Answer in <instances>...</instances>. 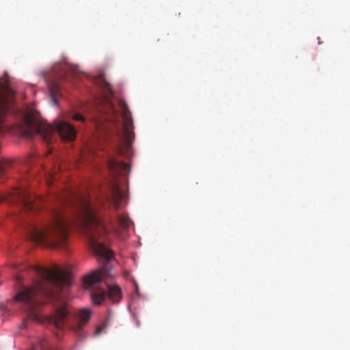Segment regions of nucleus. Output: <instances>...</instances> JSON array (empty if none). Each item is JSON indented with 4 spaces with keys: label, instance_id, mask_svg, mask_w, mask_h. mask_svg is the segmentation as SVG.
<instances>
[{
    "label": "nucleus",
    "instance_id": "nucleus-18",
    "mask_svg": "<svg viewBox=\"0 0 350 350\" xmlns=\"http://www.w3.org/2000/svg\"><path fill=\"white\" fill-rule=\"evenodd\" d=\"M6 311H7L6 307L3 304L1 305L0 306V313L6 312Z\"/></svg>",
    "mask_w": 350,
    "mask_h": 350
},
{
    "label": "nucleus",
    "instance_id": "nucleus-13",
    "mask_svg": "<svg viewBox=\"0 0 350 350\" xmlns=\"http://www.w3.org/2000/svg\"><path fill=\"white\" fill-rule=\"evenodd\" d=\"M108 298L113 303H118L122 299L121 288L117 285L109 286L108 288Z\"/></svg>",
    "mask_w": 350,
    "mask_h": 350
},
{
    "label": "nucleus",
    "instance_id": "nucleus-3",
    "mask_svg": "<svg viewBox=\"0 0 350 350\" xmlns=\"http://www.w3.org/2000/svg\"><path fill=\"white\" fill-rule=\"evenodd\" d=\"M68 227L62 208L50 211L49 219L39 225H32L29 231L31 241L51 248H63L68 239Z\"/></svg>",
    "mask_w": 350,
    "mask_h": 350
},
{
    "label": "nucleus",
    "instance_id": "nucleus-10",
    "mask_svg": "<svg viewBox=\"0 0 350 350\" xmlns=\"http://www.w3.org/2000/svg\"><path fill=\"white\" fill-rule=\"evenodd\" d=\"M91 312L90 310L83 308L79 312L78 322L75 324H70V328L76 334L83 336L82 327L90 319Z\"/></svg>",
    "mask_w": 350,
    "mask_h": 350
},
{
    "label": "nucleus",
    "instance_id": "nucleus-16",
    "mask_svg": "<svg viewBox=\"0 0 350 350\" xmlns=\"http://www.w3.org/2000/svg\"><path fill=\"white\" fill-rule=\"evenodd\" d=\"M95 126L96 127V129H97V131L98 133V135H104L105 133H106L107 132V126H103L102 125V123H99V122H96L95 123Z\"/></svg>",
    "mask_w": 350,
    "mask_h": 350
},
{
    "label": "nucleus",
    "instance_id": "nucleus-7",
    "mask_svg": "<svg viewBox=\"0 0 350 350\" xmlns=\"http://www.w3.org/2000/svg\"><path fill=\"white\" fill-rule=\"evenodd\" d=\"M105 271L104 269L92 272L87 275L83 283L85 288L90 289V296L92 302L95 305H100L106 299V293L105 290L101 288H95L94 285L100 282L105 276Z\"/></svg>",
    "mask_w": 350,
    "mask_h": 350
},
{
    "label": "nucleus",
    "instance_id": "nucleus-1",
    "mask_svg": "<svg viewBox=\"0 0 350 350\" xmlns=\"http://www.w3.org/2000/svg\"><path fill=\"white\" fill-rule=\"evenodd\" d=\"M38 277L32 286H21L14 296V301L22 304L27 314L21 327L26 328L29 320L38 323H49L62 329L69 323L71 312L60 291L70 286L68 273L55 267L51 269L40 266L34 267Z\"/></svg>",
    "mask_w": 350,
    "mask_h": 350
},
{
    "label": "nucleus",
    "instance_id": "nucleus-6",
    "mask_svg": "<svg viewBox=\"0 0 350 350\" xmlns=\"http://www.w3.org/2000/svg\"><path fill=\"white\" fill-rule=\"evenodd\" d=\"M101 220L103 219H101ZM102 221L106 228V233H105V234H99L98 233L94 237V238L97 243L103 245L107 250H109V254L107 255L108 256L106 257L105 256L96 253L90 246V247L91 250L94 253V254L96 255L98 257L103 259L105 261H109L112 258L113 252L110 249L107 247L103 243L100 242L99 240H104L107 235L109 234L110 230H111L115 233L118 234L119 228L123 230L128 229L130 226L131 221L127 216L120 215L118 216L116 222L113 221L112 219H110L109 221V227L107 226V225L104 223L103 221Z\"/></svg>",
    "mask_w": 350,
    "mask_h": 350
},
{
    "label": "nucleus",
    "instance_id": "nucleus-19",
    "mask_svg": "<svg viewBox=\"0 0 350 350\" xmlns=\"http://www.w3.org/2000/svg\"><path fill=\"white\" fill-rule=\"evenodd\" d=\"M15 280L17 282L21 283L22 281V278L20 275H16Z\"/></svg>",
    "mask_w": 350,
    "mask_h": 350
},
{
    "label": "nucleus",
    "instance_id": "nucleus-20",
    "mask_svg": "<svg viewBox=\"0 0 350 350\" xmlns=\"http://www.w3.org/2000/svg\"><path fill=\"white\" fill-rule=\"evenodd\" d=\"M101 332V328L99 327L96 329V334H98Z\"/></svg>",
    "mask_w": 350,
    "mask_h": 350
},
{
    "label": "nucleus",
    "instance_id": "nucleus-9",
    "mask_svg": "<svg viewBox=\"0 0 350 350\" xmlns=\"http://www.w3.org/2000/svg\"><path fill=\"white\" fill-rule=\"evenodd\" d=\"M126 195L120 190L119 185L116 180H113L109 187V193L107 194V200L110 202L116 209L120 206L126 200Z\"/></svg>",
    "mask_w": 350,
    "mask_h": 350
},
{
    "label": "nucleus",
    "instance_id": "nucleus-17",
    "mask_svg": "<svg viewBox=\"0 0 350 350\" xmlns=\"http://www.w3.org/2000/svg\"><path fill=\"white\" fill-rule=\"evenodd\" d=\"M71 118L73 120L79 121L84 122L85 121V118L83 116L81 115L80 113H75L72 116H70Z\"/></svg>",
    "mask_w": 350,
    "mask_h": 350
},
{
    "label": "nucleus",
    "instance_id": "nucleus-8",
    "mask_svg": "<svg viewBox=\"0 0 350 350\" xmlns=\"http://www.w3.org/2000/svg\"><path fill=\"white\" fill-rule=\"evenodd\" d=\"M118 105L121 111V116L123 120L122 126L124 129V137L126 142L129 143L133 135V121L131 119V113L129 111L128 106L124 101L120 100L118 102Z\"/></svg>",
    "mask_w": 350,
    "mask_h": 350
},
{
    "label": "nucleus",
    "instance_id": "nucleus-15",
    "mask_svg": "<svg viewBox=\"0 0 350 350\" xmlns=\"http://www.w3.org/2000/svg\"><path fill=\"white\" fill-rule=\"evenodd\" d=\"M96 81H97L98 83H100V85L101 87H103V88H105V90H107L110 91V87H109V86H110V85H109V83L105 80V77H104V75H103V74L100 75L98 77V78H97V79H96Z\"/></svg>",
    "mask_w": 350,
    "mask_h": 350
},
{
    "label": "nucleus",
    "instance_id": "nucleus-5",
    "mask_svg": "<svg viewBox=\"0 0 350 350\" xmlns=\"http://www.w3.org/2000/svg\"><path fill=\"white\" fill-rule=\"evenodd\" d=\"M81 212L83 231L86 236L90 246L98 254L107 257L109 250L97 243L94 237L96 234H105L106 228L101 220L98 210L85 199L77 196Z\"/></svg>",
    "mask_w": 350,
    "mask_h": 350
},
{
    "label": "nucleus",
    "instance_id": "nucleus-4",
    "mask_svg": "<svg viewBox=\"0 0 350 350\" xmlns=\"http://www.w3.org/2000/svg\"><path fill=\"white\" fill-rule=\"evenodd\" d=\"M17 132L21 137L31 138L40 135L43 140L50 144L55 132L66 142L73 141L76 137V129L69 122L56 120L53 124H49L37 120L31 113H23L21 120L17 125Z\"/></svg>",
    "mask_w": 350,
    "mask_h": 350
},
{
    "label": "nucleus",
    "instance_id": "nucleus-21",
    "mask_svg": "<svg viewBox=\"0 0 350 350\" xmlns=\"http://www.w3.org/2000/svg\"><path fill=\"white\" fill-rule=\"evenodd\" d=\"M51 153V150H49L47 154H50Z\"/></svg>",
    "mask_w": 350,
    "mask_h": 350
},
{
    "label": "nucleus",
    "instance_id": "nucleus-14",
    "mask_svg": "<svg viewBox=\"0 0 350 350\" xmlns=\"http://www.w3.org/2000/svg\"><path fill=\"white\" fill-rule=\"evenodd\" d=\"M49 91L52 97L53 102L55 105L57 104L55 97L60 94L61 85L57 81H51L49 85Z\"/></svg>",
    "mask_w": 350,
    "mask_h": 350
},
{
    "label": "nucleus",
    "instance_id": "nucleus-12",
    "mask_svg": "<svg viewBox=\"0 0 350 350\" xmlns=\"http://www.w3.org/2000/svg\"><path fill=\"white\" fill-rule=\"evenodd\" d=\"M107 166L109 170L113 173L115 176L129 170V166L126 163L117 161L113 158L109 159Z\"/></svg>",
    "mask_w": 350,
    "mask_h": 350
},
{
    "label": "nucleus",
    "instance_id": "nucleus-2",
    "mask_svg": "<svg viewBox=\"0 0 350 350\" xmlns=\"http://www.w3.org/2000/svg\"><path fill=\"white\" fill-rule=\"evenodd\" d=\"M14 102L15 92L10 86L8 77L5 73V77L0 79V135L7 131L4 122L5 115L13 108ZM10 165V161L0 159V183L5 179L6 170ZM1 200H7L18 206L20 209L27 214L40 210L42 206V200L40 198L31 196L24 188H15L8 196H0V201Z\"/></svg>",
    "mask_w": 350,
    "mask_h": 350
},
{
    "label": "nucleus",
    "instance_id": "nucleus-11",
    "mask_svg": "<svg viewBox=\"0 0 350 350\" xmlns=\"http://www.w3.org/2000/svg\"><path fill=\"white\" fill-rule=\"evenodd\" d=\"M102 110L105 115L106 120L111 122L113 124L116 123L119 116L118 110L112 103L109 100H107Z\"/></svg>",
    "mask_w": 350,
    "mask_h": 350
}]
</instances>
